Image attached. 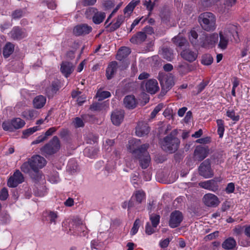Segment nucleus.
I'll use <instances>...</instances> for the list:
<instances>
[{
  "label": "nucleus",
  "instance_id": "27",
  "mask_svg": "<svg viewBox=\"0 0 250 250\" xmlns=\"http://www.w3.org/2000/svg\"><path fill=\"white\" fill-rule=\"evenodd\" d=\"M236 242L233 238L229 237L224 240L222 244V247L226 250H232L235 249L236 246Z\"/></svg>",
  "mask_w": 250,
  "mask_h": 250
},
{
  "label": "nucleus",
  "instance_id": "33",
  "mask_svg": "<svg viewBox=\"0 0 250 250\" xmlns=\"http://www.w3.org/2000/svg\"><path fill=\"white\" fill-rule=\"evenodd\" d=\"M131 53L130 49L127 47H122L118 51L116 59L122 61Z\"/></svg>",
  "mask_w": 250,
  "mask_h": 250
},
{
  "label": "nucleus",
  "instance_id": "55",
  "mask_svg": "<svg viewBox=\"0 0 250 250\" xmlns=\"http://www.w3.org/2000/svg\"><path fill=\"white\" fill-rule=\"evenodd\" d=\"M164 107V104H158L154 109L153 111L151 113V117L152 118H154L156 114L162 110V109Z\"/></svg>",
  "mask_w": 250,
  "mask_h": 250
},
{
  "label": "nucleus",
  "instance_id": "21",
  "mask_svg": "<svg viewBox=\"0 0 250 250\" xmlns=\"http://www.w3.org/2000/svg\"><path fill=\"white\" fill-rule=\"evenodd\" d=\"M124 112L122 110L114 111L111 115V120L112 123L115 125H120L124 119Z\"/></svg>",
  "mask_w": 250,
  "mask_h": 250
},
{
  "label": "nucleus",
  "instance_id": "50",
  "mask_svg": "<svg viewBox=\"0 0 250 250\" xmlns=\"http://www.w3.org/2000/svg\"><path fill=\"white\" fill-rule=\"evenodd\" d=\"M140 223V220L139 219H137L133 224V226L132 228L131 231H130V234L132 235H135L138 231V229L139 228Z\"/></svg>",
  "mask_w": 250,
  "mask_h": 250
},
{
  "label": "nucleus",
  "instance_id": "46",
  "mask_svg": "<svg viewBox=\"0 0 250 250\" xmlns=\"http://www.w3.org/2000/svg\"><path fill=\"white\" fill-rule=\"evenodd\" d=\"M226 115L231 120L234 122H237L240 119V116L238 114H236L234 110H228L226 112Z\"/></svg>",
  "mask_w": 250,
  "mask_h": 250
},
{
  "label": "nucleus",
  "instance_id": "28",
  "mask_svg": "<svg viewBox=\"0 0 250 250\" xmlns=\"http://www.w3.org/2000/svg\"><path fill=\"white\" fill-rule=\"evenodd\" d=\"M146 38V35L145 32H139L134 35L130 39V41L134 44H139L144 42Z\"/></svg>",
  "mask_w": 250,
  "mask_h": 250
},
{
  "label": "nucleus",
  "instance_id": "63",
  "mask_svg": "<svg viewBox=\"0 0 250 250\" xmlns=\"http://www.w3.org/2000/svg\"><path fill=\"white\" fill-rule=\"evenodd\" d=\"M210 142V138L207 137L205 138H200L199 139H197L196 141V142L199 144H206Z\"/></svg>",
  "mask_w": 250,
  "mask_h": 250
},
{
  "label": "nucleus",
  "instance_id": "29",
  "mask_svg": "<svg viewBox=\"0 0 250 250\" xmlns=\"http://www.w3.org/2000/svg\"><path fill=\"white\" fill-rule=\"evenodd\" d=\"M188 39L190 42L194 47H199L200 38L198 39V34L194 30H191L189 32Z\"/></svg>",
  "mask_w": 250,
  "mask_h": 250
},
{
  "label": "nucleus",
  "instance_id": "19",
  "mask_svg": "<svg viewBox=\"0 0 250 250\" xmlns=\"http://www.w3.org/2000/svg\"><path fill=\"white\" fill-rule=\"evenodd\" d=\"M209 149L207 146H198L194 151V157L196 160L201 161L208 156Z\"/></svg>",
  "mask_w": 250,
  "mask_h": 250
},
{
  "label": "nucleus",
  "instance_id": "11",
  "mask_svg": "<svg viewBox=\"0 0 250 250\" xmlns=\"http://www.w3.org/2000/svg\"><path fill=\"white\" fill-rule=\"evenodd\" d=\"M221 181L222 179L220 177L215 178L207 181L201 182L199 183V185L203 188L216 192L219 189L218 183Z\"/></svg>",
  "mask_w": 250,
  "mask_h": 250
},
{
  "label": "nucleus",
  "instance_id": "18",
  "mask_svg": "<svg viewBox=\"0 0 250 250\" xmlns=\"http://www.w3.org/2000/svg\"><path fill=\"white\" fill-rule=\"evenodd\" d=\"M92 30L91 26L87 24H80L74 28L73 33L76 36H85L89 34Z\"/></svg>",
  "mask_w": 250,
  "mask_h": 250
},
{
  "label": "nucleus",
  "instance_id": "16",
  "mask_svg": "<svg viewBox=\"0 0 250 250\" xmlns=\"http://www.w3.org/2000/svg\"><path fill=\"white\" fill-rule=\"evenodd\" d=\"M203 201L206 206L213 208L217 207L220 203L217 196L209 193L204 195Z\"/></svg>",
  "mask_w": 250,
  "mask_h": 250
},
{
  "label": "nucleus",
  "instance_id": "4",
  "mask_svg": "<svg viewBox=\"0 0 250 250\" xmlns=\"http://www.w3.org/2000/svg\"><path fill=\"white\" fill-rule=\"evenodd\" d=\"M218 41V35L217 33H203L200 36L199 46L206 49L214 47Z\"/></svg>",
  "mask_w": 250,
  "mask_h": 250
},
{
  "label": "nucleus",
  "instance_id": "39",
  "mask_svg": "<svg viewBox=\"0 0 250 250\" xmlns=\"http://www.w3.org/2000/svg\"><path fill=\"white\" fill-rule=\"evenodd\" d=\"M124 17L123 15L118 16L116 22L110 27L109 31L113 32L120 27L124 21Z\"/></svg>",
  "mask_w": 250,
  "mask_h": 250
},
{
  "label": "nucleus",
  "instance_id": "51",
  "mask_svg": "<svg viewBox=\"0 0 250 250\" xmlns=\"http://www.w3.org/2000/svg\"><path fill=\"white\" fill-rule=\"evenodd\" d=\"M144 5L146 7V9L149 11L148 15H150L154 8L155 3H152L151 0H146L144 1Z\"/></svg>",
  "mask_w": 250,
  "mask_h": 250
},
{
  "label": "nucleus",
  "instance_id": "49",
  "mask_svg": "<svg viewBox=\"0 0 250 250\" xmlns=\"http://www.w3.org/2000/svg\"><path fill=\"white\" fill-rule=\"evenodd\" d=\"M150 220L153 228H156L160 222V216L156 214H151Z\"/></svg>",
  "mask_w": 250,
  "mask_h": 250
},
{
  "label": "nucleus",
  "instance_id": "44",
  "mask_svg": "<svg viewBox=\"0 0 250 250\" xmlns=\"http://www.w3.org/2000/svg\"><path fill=\"white\" fill-rule=\"evenodd\" d=\"M25 13V10L23 9H17L12 12L11 16L13 19H19L22 17Z\"/></svg>",
  "mask_w": 250,
  "mask_h": 250
},
{
  "label": "nucleus",
  "instance_id": "47",
  "mask_svg": "<svg viewBox=\"0 0 250 250\" xmlns=\"http://www.w3.org/2000/svg\"><path fill=\"white\" fill-rule=\"evenodd\" d=\"M21 170L25 173H29L30 172L31 163L30 162V159L27 162H24L21 167Z\"/></svg>",
  "mask_w": 250,
  "mask_h": 250
},
{
  "label": "nucleus",
  "instance_id": "10",
  "mask_svg": "<svg viewBox=\"0 0 250 250\" xmlns=\"http://www.w3.org/2000/svg\"><path fill=\"white\" fill-rule=\"evenodd\" d=\"M199 173L205 178H209L213 177L214 173L211 167L210 161L208 159L203 162L199 168Z\"/></svg>",
  "mask_w": 250,
  "mask_h": 250
},
{
  "label": "nucleus",
  "instance_id": "36",
  "mask_svg": "<svg viewBox=\"0 0 250 250\" xmlns=\"http://www.w3.org/2000/svg\"><path fill=\"white\" fill-rule=\"evenodd\" d=\"M179 72L182 74H186L193 70V66L186 62L181 63L178 65Z\"/></svg>",
  "mask_w": 250,
  "mask_h": 250
},
{
  "label": "nucleus",
  "instance_id": "53",
  "mask_svg": "<svg viewBox=\"0 0 250 250\" xmlns=\"http://www.w3.org/2000/svg\"><path fill=\"white\" fill-rule=\"evenodd\" d=\"M49 181L52 184H56L60 181L58 173L56 172L49 177Z\"/></svg>",
  "mask_w": 250,
  "mask_h": 250
},
{
  "label": "nucleus",
  "instance_id": "17",
  "mask_svg": "<svg viewBox=\"0 0 250 250\" xmlns=\"http://www.w3.org/2000/svg\"><path fill=\"white\" fill-rule=\"evenodd\" d=\"M140 140L133 139L128 142L127 148L134 156H138L142 151V145L140 146Z\"/></svg>",
  "mask_w": 250,
  "mask_h": 250
},
{
  "label": "nucleus",
  "instance_id": "8",
  "mask_svg": "<svg viewBox=\"0 0 250 250\" xmlns=\"http://www.w3.org/2000/svg\"><path fill=\"white\" fill-rule=\"evenodd\" d=\"M149 147L147 144L142 145V151L139 153L138 156L135 157L139 160L140 165L142 168H146L149 165L150 162V157L147 151Z\"/></svg>",
  "mask_w": 250,
  "mask_h": 250
},
{
  "label": "nucleus",
  "instance_id": "40",
  "mask_svg": "<svg viewBox=\"0 0 250 250\" xmlns=\"http://www.w3.org/2000/svg\"><path fill=\"white\" fill-rule=\"evenodd\" d=\"M217 124V132L220 138H222L225 131L224 122L221 119H218L216 121Z\"/></svg>",
  "mask_w": 250,
  "mask_h": 250
},
{
  "label": "nucleus",
  "instance_id": "62",
  "mask_svg": "<svg viewBox=\"0 0 250 250\" xmlns=\"http://www.w3.org/2000/svg\"><path fill=\"white\" fill-rule=\"evenodd\" d=\"M154 232V230L152 227H151L149 223L147 222L146 226V232L148 235L152 234Z\"/></svg>",
  "mask_w": 250,
  "mask_h": 250
},
{
  "label": "nucleus",
  "instance_id": "58",
  "mask_svg": "<svg viewBox=\"0 0 250 250\" xmlns=\"http://www.w3.org/2000/svg\"><path fill=\"white\" fill-rule=\"evenodd\" d=\"M208 83L207 82H202L199 84H198L196 88L197 89V94L201 92L205 88V87L208 85Z\"/></svg>",
  "mask_w": 250,
  "mask_h": 250
},
{
  "label": "nucleus",
  "instance_id": "22",
  "mask_svg": "<svg viewBox=\"0 0 250 250\" xmlns=\"http://www.w3.org/2000/svg\"><path fill=\"white\" fill-rule=\"evenodd\" d=\"M149 132L148 125L143 122H139L136 127V134L138 137H142L147 135Z\"/></svg>",
  "mask_w": 250,
  "mask_h": 250
},
{
  "label": "nucleus",
  "instance_id": "59",
  "mask_svg": "<svg viewBox=\"0 0 250 250\" xmlns=\"http://www.w3.org/2000/svg\"><path fill=\"white\" fill-rule=\"evenodd\" d=\"M119 6H118L116 7V8H115L113 11L112 12V13L110 14V15L108 16V17L107 18L106 21H105V25H106L105 26V28H107L109 27V26L111 24V22L109 23V24H107L108 22L109 21V20L112 17V16L114 15V14L116 13V12L117 11V10H118L119 9Z\"/></svg>",
  "mask_w": 250,
  "mask_h": 250
},
{
  "label": "nucleus",
  "instance_id": "60",
  "mask_svg": "<svg viewBox=\"0 0 250 250\" xmlns=\"http://www.w3.org/2000/svg\"><path fill=\"white\" fill-rule=\"evenodd\" d=\"M218 234L219 232L218 231H214L207 235L205 237V239H206V240H211L218 237Z\"/></svg>",
  "mask_w": 250,
  "mask_h": 250
},
{
  "label": "nucleus",
  "instance_id": "7",
  "mask_svg": "<svg viewBox=\"0 0 250 250\" xmlns=\"http://www.w3.org/2000/svg\"><path fill=\"white\" fill-rule=\"evenodd\" d=\"M25 124L24 121L20 118H16L11 120L10 122H4L2 124V127L5 131H13L15 129L23 127Z\"/></svg>",
  "mask_w": 250,
  "mask_h": 250
},
{
  "label": "nucleus",
  "instance_id": "1",
  "mask_svg": "<svg viewBox=\"0 0 250 250\" xmlns=\"http://www.w3.org/2000/svg\"><path fill=\"white\" fill-rule=\"evenodd\" d=\"M62 226L66 231H68V233H75L83 236H85L87 234L86 227L79 218L66 220L62 222Z\"/></svg>",
  "mask_w": 250,
  "mask_h": 250
},
{
  "label": "nucleus",
  "instance_id": "43",
  "mask_svg": "<svg viewBox=\"0 0 250 250\" xmlns=\"http://www.w3.org/2000/svg\"><path fill=\"white\" fill-rule=\"evenodd\" d=\"M111 94L107 91L98 90L96 94V96L99 101H102L107 98L110 97Z\"/></svg>",
  "mask_w": 250,
  "mask_h": 250
},
{
  "label": "nucleus",
  "instance_id": "61",
  "mask_svg": "<svg viewBox=\"0 0 250 250\" xmlns=\"http://www.w3.org/2000/svg\"><path fill=\"white\" fill-rule=\"evenodd\" d=\"M170 242V240L169 238H166L164 240H161L159 242V246L162 248H167Z\"/></svg>",
  "mask_w": 250,
  "mask_h": 250
},
{
  "label": "nucleus",
  "instance_id": "32",
  "mask_svg": "<svg viewBox=\"0 0 250 250\" xmlns=\"http://www.w3.org/2000/svg\"><path fill=\"white\" fill-rule=\"evenodd\" d=\"M146 194L142 190H138L135 191L131 197V200H134L138 204H140L145 199Z\"/></svg>",
  "mask_w": 250,
  "mask_h": 250
},
{
  "label": "nucleus",
  "instance_id": "23",
  "mask_svg": "<svg viewBox=\"0 0 250 250\" xmlns=\"http://www.w3.org/2000/svg\"><path fill=\"white\" fill-rule=\"evenodd\" d=\"M74 67L72 63L67 62H62L61 71L65 77H68L72 73Z\"/></svg>",
  "mask_w": 250,
  "mask_h": 250
},
{
  "label": "nucleus",
  "instance_id": "38",
  "mask_svg": "<svg viewBox=\"0 0 250 250\" xmlns=\"http://www.w3.org/2000/svg\"><path fill=\"white\" fill-rule=\"evenodd\" d=\"M174 43L179 46H184L187 43V40L181 35L179 34L172 39Z\"/></svg>",
  "mask_w": 250,
  "mask_h": 250
},
{
  "label": "nucleus",
  "instance_id": "2",
  "mask_svg": "<svg viewBox=\"0 0 250 250\" xmlns=\"http://www.w3.org/2000/svg\"><path fill=\"white\" fill-rule=\"evenodd\" d=\"M177 133V130L174 129L164 138L162 142V148L164 151L172 153L178 149L180 140L176 137Z\"/></svg>",
  "mask_w": 250,
  "mask_h": 250
},
{
  "label": "nucleus",
  "instance_id": "12",
  "mask_svg": "<svg viewBox=\"0 0 250 250\" xmlns=\"http://www.w3.org/2000/svg\"><path fill=\"white\" fill-rule=\"evenodd\" d=\"M31 169L35 172L37 173L39 169L43 167L46 164L45 159L40 155L32 156L30 159Z\"/></svg>",
  "mask_w": 250,
  "mask_h": 250
},
{
  "label": "nucleus",
  "instance_id": "26",
  "mask_svg": "<svg viewBox=\"0 0 250 250\" xmlns=\"http://www.w3.org/2000/svg\"><path fill=\"white\" fill-rule=\"evenodd\" d=\"M125 106L128 109H133L137 105V102L135 97L133 95H128L124 99Z\"/></svg>",
  "mask_w": 250,
  "mask_h": 250
},
{
  "label": "nucleus",
  "instance_id": "56",
  "mask_svg": "<svg viewBox=\"0 0 250 250\" xmlns=\"http://www.w3.org/2000/svg\"><path fill=\"white\" fill-rule=\"evenodd\" d=\"M74 124L76 127H81L84 126L83 120L80 117H76L73 121Z\"/></svg>",
  "mask_w": 250,
  "mask_h": 250
},
{
  "label": "nucleus",
  "instance_id": "31",
  "mask_svg": "<svg viewBox=\"0 0 250 250\" xmlns=\"http://www.w3.org/2000/svg\"><path fill=\"white\" fill-rule=\"evenodd\" d=\"M219 37L220 41L218 43V47L222 50H225L227 48L229 43V36L220 32L219 33Z\"/></svg>",
  "mask_w": 250,
  "mask_h": 250
},
{
  "label": "nucleus",
  "instance_id": "6",
  "mask_svg": "<svg viewBox=\"0 0 250 250\" xmlns=\"http://www.w3.org/2000/svg\"><path fill=\"white\" fill-rule=\"evenodd\" d=\"M85 15L87 18H92L93 22L97 24L101 23L105 18V13L103 12L98 11L94 7H90L85 11Z\"/></svg>",
  "mask_w": 250,
  "mask_h": 250
},
{
  "label": "nucleus",
  "instance_id": "24",
  "mask_svg": "<svg viewBox=\"0 0 250 250\" xmlns=\"http://www.w3.org/2000/svg\"><path fill=\"white\" fill-rule=\"evenodd\" d=\"M10 34L11 37L14 40H20L26 36L25 30H22L18 26L13 27Z\"/></svg>",
  "mask_w": 250,
  "mask_h": 250
},
{
  "label": "nucleus",
  "instance_id": "25",
  "mask_svg": "<svg viewBox=\"0 0 250 250\" xmlns=\"http://www.w3.org/2000/svg\"><path fill=\"white\" fill-rule=\"evenodd\" d=\"M118 63L116 62H111L108 65L106 70V75L107 79H111L113 77L117 71Z\"/></svg>",
  "mask_w": 250,
  "mask_h": 250
},
{
  "label": "nucleus",
  "instance_id": "41",
  "mask_svg": "<svg viewBox=\"0 0 250 250\" xmlns=\"http://www.w3.org/2000/svg\"><path fill=\"white\" fill-rule=\"evenodd\" d=\"M21 115L27 119H32L36 117L37 113L33 109H28L24 111Z\"/></svg>",
  "mask_w": 250,
  "mask_h": 250
},
{
  "label": "nucleus",
  "instance_id": "3",
  "mask_svg": "<svg viewBox=\"0 0 250 250\" xmlns=\"http://www.w3.org/2000/svg\"><path fill=\"white\" fill-rule=\"evenodd\" d=\"M198 21L203 29L207 31H211L216 28L215 16L210 12H204L198 17Z\"/></svg>",
  "mask_w": 250,
  "mask_h": 250
},
{
  "label": "nucleus",
  "instance_id": "15",
  "mask_svg": "<svg viewBox=\"0 0 250 250\" xmlns=\"http://www.w3.org/2000/svg\"><path fill=\"white\" fill-rule=\"evenodd\" d=\"M141 86L148 93L153 94L157 92L159 89L157 81L155 79H150L146 83L143 82Z\"/></svg>",
  "mask_w": 250,
  "mask_h": 250
},
{
  "label": "nucleus",
  "instance_id": "57",
  "mask_svg": "<svg viewBox=\"0 0 250 250\" xmlns=\"http://www.w3.org/2000/svg\"><path fill=\"white\" fill-rule=\"evenodd\" d=\"M235 189V185L233 183H229L226 188L225 191L226 192L228 193H232L234 192Z\"/></svg>",
  "mask_w": 250,
  "mask_h": 250
},
{
  "label": "nucleus",
  "instance_id": "54",
  "mask_svg": "<svg viewBox=\"0 0 250 250\" xmlns=\"http://www.w3.org/2000/svg\"><path fill=\"white\" fill-rule=\"evenodd\" d=\"M8 191L7 188H3L0 191V200L4 201L7 199L8 197Z\"/></svg>",
  "mask_w": 250,
  "mask_h": 250
},
{
  "label": "nucleus",
  "instance_id": "48",
  "mask_svg": "<svg viewBox=\"0 0 250 250\" xmlns=\"http://www.w3.org/2000/svg\"><path fill=\"white\" fill-rule=\"evenodd\" d=\"M39 129L38 126H34L23 131V138H26Z\"/></svg>",
  "mask_w": 250,
  "mask_h": 250
},
{
  "label": "nucleus",
  "instance_id": "13",
  "mask_svg": "<svg viewBox=\"0 0 250 250\" xmlns=\"http://www.w3.org/2000/svg\"><path fill=\"white\" fill-rule=\"evenodd\" d=\"M24 181V177L19 170H16L8 179L7 185L9 187L15 188Z\"/></svg>",
  "mask_w": 250,
  "mask_h": 250
},
{
  "label": "nucleus",
  "instance_id": "34",
  "mask_svg": "<svg viewBox=\"0 0 250 250\" xmlns=\"http://www.w3.org/2000/svg\"><path fill=\"white\" fill-rule=\"evenodd\" d=\"M14 45L10 42H7L3 48V55L5 58H8L14 52Z\"/></svg>",
  "mask_w": 250,
  "mask_h": 250
},
{
  "label": "nucleus",
  "instance_id": "52",
  "mask_svg": "<svg viewBox=\"0 0 250 250\" xmlns=\"http://www.w3.org/2000/svg\"><path fill=\"white\" fill-rule=\"evenodd\" d=\"M84 154L88 157H92L97 153V150L93 147H86L84 150Z\"/></svg>",
  "mask_w": 250,
  "mask_h": 250
},
{
  "label": "nucleus",
  "instance_id": "35",
  "mask_svg": "<svg viewBox=\"0 0 250 250\" xmlns=\"http://www.w3.org/2000/svg\"><path fill=\"white\" fill-rule=\"evenodd\" d=\"M161 54L164 59L168 61H171L174 58L173 50L167 47L162 49Z\"/></svg>",
  "mask_w": 250,
  "mask_h": 250
},
{
  "label": "nucleus",
  "instance_id": "64",
  "mask_svg": "<svg viewBox=\"0 0 250 250\" xmlns=\"http://www.w3.org/2000/svg\"><path fill=\"white\" fill-rule=\"evenodd\" d=\"M57 130V128L55 127H52L49 128L45 133L44 135L46 138L48 136H51L53 133Z\"/></svg>",
  "mask_w": 250,
  "mask_h": 250
},
{
  "label": "nucleus",
  "instance_id": "5",
  "mask_svg": "<svg viewBox=\"0 0 250 250\" xmlns=\"http://www.w3.org/2000/svg\"><path fill=\"white\" fill-rule=\"evenodd\" d=\"M61 147L60 141L56 136L53 138L42 148L41 150L47 155H52L58 152Z\"/></svg>",
  "mask_w": 250,
  "mask_h": 250
},
{
  "label": "nucleus",
  "instance_id": "37",
  "mask_svg": "<svg viewBox=\"0 0 250 250\" xmlns=\"http://www.w3.org/2000/svg\"><path fill=\"white\" fill-rule=\"evenodd\" d=\"M244 228H245L244 233L248 239L242 241L241 245L243 247H249L250 246V225L245 226Z\"/></svg>",
  "mask_w": 250,
  "mask_h": 250
},
{
  "label": "nucleus",
  "instance_id": "9",
  "mask_svg": "<svg viewBox=\"0 0 250 250\" xmlns=\"http://www.w3.org/2000/svg\"><path fill=\"white\" fill-rule=\"evenodd\" d=\"M158 79L162 89L167 91L171 88L174 84L173 77L171 74H167L164 72H160Z\"/></svg>",
  "mask_w": 250,
  "mask_h": 250
},
{
  "label": "nucleus",
  "instance_id": "20",
  "mask_svg": "<svg viewBox=\"0 0 250 250\" xmlns=\"http://www.w3.org/2000/svg\"><path fill=\"white\" fill-rule=\"evenodd\" d=\"M181 56L183 59L191 62L196 60L198 53L196 51L192 50L190 48H186L181 52Z\"/></svg>",
  "mask_w": 250,
  "mask_h": 250
},
{
  "label": "nucleus",
  "instance_id": "14",
  "mask_svg": "<svg viewBox=\"0 0 250 250\" xmlns=\"http://www.w3.org/2000/svg\"><path fill=\"white\" fill-rule=\"evenodd\" d=\"M183 219V216L181 212L175 210L171 212L170 215L169 226L171 228H175L179 226Z\"/></svg>",
  "mask_w": 250,
  "mask_h": 250
},
{
  "label": "nucleus",
  "instance_id": "30",
  "mask_svg": "<svg viewBox=\"0 0 250 250\" xmlns=\"http://www.w3.org/2000/svg\"><path fill=\"white\" fill-rule=\"evenodd\" d=\"M46 101L45 97L42 95L37 96L33 100V106L37 109H40L45 105Z\"/></svg>",
  "mask_w": 250,
  "mask_h": 250
},
{
  "label": "nucleus",
  "instance_id": "42",
  "mask_svg": "<svg viewBox=\"0 0 250 250\" xmlns=\"http://www.w3.org/2000/svg\"><path fill=\"white\" fill-rule=\"evenodd\" d=\"M213 61V58L211 55L207 54L203 55L202 57L201 62L203 64L206 65H210Z\"/></svg>",
  "mask_w": 250,
  "mask_h": 250
},
{
  "label": "nucleus",
  "instance_id": "45",
  "mask_svg": "<svg viewBox=\"0 0 250 250\" xmlns=\"http://www.w3.org/2000/svg\"><path fill=\"white\" fill-rule=\"evenodd\" d=\"M48 219L50 224L56 225L57 223V219L58 218V213L55 211H50L48 212Z\"/></svg>",
  "mask_w": 250,
  "mask_h": 250
}]
</instances>
